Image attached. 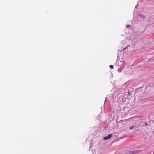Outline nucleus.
Wrapping results in <instances>:
<instances>
[{
  "instance_id": "9",
  "label": "nucleus",
  "mask_w": 154,
  "mask_h": 154,
  "mask_svg": "<svg viewBox=\"0 0 154 154\" xmlns=\"http://www.w3.org/2000/svg\"><path fill=\"white\" fill-rule=\"evenodd\" d=\"M141 17H142V16L141 15H139Z\"/></svg>"
},
{
  "instance_id": "1",
  "label": "nucleus",
  "mask_w": 154,
  "mask_h": 154,
  "mask_svg": "<svg viewBox=\"0 0 154 154\" xmlns=\"http://www.w3.org/2000/svg\"><path fill=\"white\" fill-rule=\"evenodd\" d=\"M112 134H109L107 136L105 137H103V139L105 140H107L110 139L112 136Z\"/></svg>"
},
{
  "instance_id": "3",
  "label": "nucleus",
  "mask_w": 154,
  "mask_h": 154,
  "mask_svg": "<svg viewBox=\"0 0 154 154\" xmlns=\"http://www.w3.org/2000/svg\"><path fill=\"white\" fill-rule=\"evenodd\" d=\"M109 67L110 69H113V66L112 65H110L109 66Z\"/></svg>"
},
{
  "instance_id": "6",
  "label": "nucleus",
  "mask_w": 154,
  "mask_h": 154,
  "mask_svg": "<svg viewBox=\"0 0 154 154\" xmlns=\"http://www.w3.org/2000/svg\"><path fill=\"white\" fill-rule=\"evenodd\" d=\"M130 26V25H127L126 26V27H129Z\"/></svg>"
},
{
  "instance_id": "2",
  "label": "nucleus",
  "mask_w": 154,
  "mask_h": 154,
  "mask_svg": "<svg viewBox=\"0 0 154 154\" xmlns=\"http://www.w3.org/2000/svg\"><path fill=\"white\" fill-rule=\"evenodd\" d=\"M138 152H139L138 150V151L135 150V151H131L130 153L131 154H136V153H138Z\"/></svg>"
},
{
  "instance_id": "5",
  "label": "nucleus",
  "mask_w": 154,
  "mask_h": 154,
  "mask_svg": "<svg viewBox=\"0 0 154 154\" xmlns=\"http://www.w3.org/2000/svg\"><path fill=\"white\" fill-rule=\"evenodd\" d=\"M128 94L129 95H131V93L129 91H128Z\"/></svg>"
},
{
  "instance_id": "8",
  "label": "nucleus",
  "mask_w": 154,
  "mask_h": 154,
  "mask_svg": "<svg viewBox=\"0 0 154 154\" xmlns=\"http://www.w3.org/2000/svg\"><path fill=\"white\" fill-rule=\"evenodd\" d=\"M145 124L146 126H147V124L146 122Z\"/></svg>"
},
{
  "instance_id": "7",
  "label": "nucleus",
  "mask_w": 154,
  "mask_h": 154,
  "mask_svg": "<svg viewBox=\"0 0 154 154\" xmlns=\"http://www.w3.org/2000/svg\"><path fill=\"white\" fill-rule=\"evenodd\" d=\"M127 48H128L127 47H126V48H124L123 49V50H125V49H126Z\"/></svg>"
},
{
  "instance_id": "4",
  "label": "nucleus",
  "mask_w": 154,
  "mask_h": 154,
  "mask_svg": "<svg viewBox=\"0 0 154 154\" xmlns=\"http://www.w3.org/2000/svg\"><path fill=\"white\" fill-rule=\"evenodd\" d=\"M134 127V126H131L130 127V129L131 130Z\"/></svg>"
}]
</instances>
